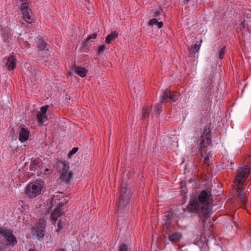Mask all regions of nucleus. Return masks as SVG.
Masks as SVG:
<instances>
[{"mask_svg": "<svg viewBox=\"0 0 251 251\" xmlns=\"http://www.w3.org/2000/svg\"><path fill=\"white\" fill-rule=\"evenodd\" d=\"M56 251H66V250L62 249H58V250H57Z\"/></svg>", "mask_w": 251, "mask_h": 251, "instance_id": "34", "label": "nucleus"}, {"mask_svg": "<svg viewBox=\"0 0 251 251\" xmlns=\"http://www.w3.org/2000/svg\"><path fill=\"white\" fill-rule=\"evenodd\" d=\"M59 167V179L67 184H71L74 177V173L70 170V163L67 161H60Z\"/></svg>", "mask_w": 251, "mask_h": 251, "instance_id": "5", "label": "nucleus"}, {"mask_svg": "<svg viewBox=\"0 0 251 251\" xmlns=\"http://www.w3.org/2000/svg\"><path fill=\"white\" fill-rule=\"evenodd\" d=\"M97 37V34L96 33H94L91 34H90L86 38V42H87L92 39H95Z\"/></svg>", "mask_w": 251, "mask_h": 251, "instance_id": "23", "label": "nucleus"}, {"mask_svg": "<svg viewBox=\"0 0 251 251\" xmlns=\"http://www.w3.org/2000/svg\"><path fill=\"white\" fill-rule=\"evenodd\" d=\"M149 116V111L147 107L143 108V117L144 118H148Z\"/></svg>", "mask_w": 251, "mask_h": 251, "instance_id": "25", "label": "nucleus"}, {"mask_svg": "<svg viewBox=\"0 0 251 251\" xmlns=\"http://www.w3.org/2000/svg\"><path fill=\"white\" fill-rule=\"evenodd\" d=\"M72 70L75 74L82 77H85L88 73V70L86 68L78 66H75L72 68Z\"/></svg>", "mask_w": 251, "mask_h": 251, "instance_id": "12", "label": "nucleus"}, {"mask_svg": "<svg viewBox=\"0 0 251 251\" xmlns=\"http://www.w3.org/2000/svg\"><path fill=\"white\" fill-rule=\"evenodd\" d=\"M170 97H171V91L167 90L165 91H164L162 94L161 99V103H165L168 101V100H170Z\"/></svg>", "mask_w": 251, "mask_h": 251, "instance_id": "16", "label": "nucleus"}, {"mask_svg": "<svg viewBox=\"0 0 251 251\" xmlns=\"http://www.w3.org/2000/svg\"><path fill=\"white\" fill-rule=\"evenodd\" d=\"M37 120L40 124L43 123L47 120L46 115L38 113L37 115Z\"/></svg>", "mask_w": 251, "mask_h": 251, "instance_id": "18", "label": "nucleus"}, {"mask_svg": "<svg viewBox=\"0 0 251 251\" xmlns=\"http://www.w3.org/2000/svg\"><path fill=\"white\" fill-rule=\"evenodd\" d=\"M251 168L248 166H244L240 168L236 176L235 179L232 184V187L237 191L238 196L241 199L242 202L246 201L245 193L242 191V186L244 184L246 178L250 173Z\"/></svg>", "mask_w": 251, "mask_h": 251, "instance_id": "2", "label": "nucleus"}, {"mask_svg": "<svg viewBox=\"0 0 251 251\" xmlns=\"http://www.w3.org/2000/svg\"><path fill=\"white\" fill-rule=\"evenodd\" d=\"M6 65L9 71L13 70L16 67V57L13 52L7 59Z\"/></svg>", "mask_w": 251, "mask_h": 251, "instance_id": "10", "label": "nucleus"}, {"mask_svg": "<svg viewBox=\"0 0 251 251\" xmlns=\"http://www.w3.org/2000/svg\"><path fill=\"white\" fill-rule=\"evenodd\" d=\"M118 36V33L116 31H112L106 37L105 42L107 44H110L112 41L114 40Z\"/></svg>", "mask_w": 251, "mask_h": 251, "instance_id": "15", "label": "nucleus"}, {"mask_svg": "<svg viewBox=\"0 0 251 251\" xmlns=\"http://www.w3.org/2000/svg\"><path fill=\"white\" fill-rule=\"evenodd\" d=\"M125 184H121L120 188L119 201L118 208V212L124 209L128 204L131 197L130 191L126 187Z\"/></svg>", "mask_w": 251, "mask_h": 251, "instance_id": "7", "label": "nucleus"}, {"mask_svg": "<svg viewBox=\"0 0 251 251\" xmlns=\"http://www.w3.org/2000/svg\"><path fill=\"white\" fill-rule=\"evenodd\" d=\"M211 124L206 125L202 130V134L200 139L199 151L203 154L202 149L210 146L211 143Z\"/></svg>", "mask_w": 251, "mask_h": 251, "instance_id": "6", "label": "nucleus"}, {"mask_svg": "<svg viewBox=\"0 0 251 251\" xmlns=\"http://www.w3.org/2000/svg\"><path fill=\"white\" fill-rule=\"evenodd\" d=\"M156 110V114L159 115L160 113V112L161 111L162 109V105L160 103L156 104L155 105V107Z\"/></svg>", "mask_w": 251, "mask_h": 251, "instance_id": "27", "label": "nucleus"}, {"mask_svg": "<svg viewBox=\"0 0 251 251\" xmlns=\"http://www.w3.org/2000/svg\"><path fill=\"white\" fill-rule=\"evenodd\" d=\"M47 43L43 41H40L38 44L39 48L41 49H45L47 47Z\"/></svg>", "mask_w": 251, "mask_h": 251, "instance_id": "28", "label": "nucleus"}, {"mask_svg": "<svg viewBox=\"0 0 251 251\" xmlns=\"http://www.w3.org/2000/svg\"><path fill=\"white\" fill-rule=\"evenodd\" d=\"M19 203H22V204H24V201H19Z\"/></svg>", "mask_w": 251, "mask_h": 251, "instance_id": "33", "label": "nucleus"}, {"mask_svg": "<svg viewBox=\"0 0 251 251\" xmlns=\"http://www.w3.org/2000/svg\"><path fill=\"white\" fill-rule=\"evenodd\" d=\"M21 2H24L25 1V0H19Z\"/></svg>", "mask_w": 251, "mask_h": 251, "instance_id": "37", "label": "nucleus"}, {"mask_svg": "<svg viewBox=\"0 0 251 251\" xmlns=\"http://www.w3.org/2000/svg\"><path fill=\"white\" fill-rule=\"evenodd\" d=\"M29 130L25 127H22L19 132V140L21 143H23L28 139Z\"/></svg>", "mask_w": 251, "mask_h": 251, "instance_id": "11", "label": "nucleus"}, {"mask_svg": "<svg viewBox=\"0 0 251 251\" xmlns=\"http://www.w3.org/2000/svg\"><path fill=\"white\" fill-rule=\"evenodd\" d=\"M29 251H38L36 249H31Z\"/></svg>", "mask_w": 251, "mask_h": 251, "instance_id": "35", "label": "nucleus"}, {"mask_svg": "<svg viewBox=\"0 0 251 251\" xmlns=\"http://www.w3.org/2000/svg\"><path fill=\"white\" fill-rule=\"evenodd\" d=\"M49 105H46L44 106H42L41 108V112L40 113L46 115L47 112L48 110Z\"/></svg>", "mask_w": 251, "mask_h": 251, "instance_id": "24", "label": "nucleus"}, {"mask_svg": "<svg viewBox=\"0 0 251 251\" xmlns=\"http://www.w3.org/2000/svg\"><path fill=\"white\" fill-rule=\"evenodd\" d=\"M46 221L44 219H40L37 225L31 228L33 236H36L39 240L43 238L45 234Z\"/></svg>", "mask_w": 251, "mask_h": 251, "instance_id": "8", "label": "nucleus"}, {"mask_svg": "<svg viewBox=\"0 0 251 251\" xmlns=\"http://www.w3.org/2000/svg\"><path fill=\"white\" fill-rule=\"evenodd\" d=\"M105 49H106L105 45H104L103 44L100 45L98 48L97 53L98 54H102L104 50H105Z\"/></svg>", "mask_w": 251, "mask_h": 251, "instance_id": "22", "label": "nucleus"}, {"mask_svg": "<svg viewBox=\"0 0 251 251\" xmlns=\"http://www.w3.org/2000/svg\"><path fill=\"white\" fill-rule=\"evenodd\" d=\"M202 157L203 158V163H204V164L207 165V166H209L210 164H212V161L211 160V155H210L209 154L206 157H204V156H202Z\"/></svg>", "mask_w": 251, "mask_h": 251, "instance_id": "21", "label": "nucleus"}, {"mask_svg": "<svg viewBox=\"0 0 251 251\" xmlns=\"http://www.w3.org/2000/svg\"><path fill=\"white\" fill-rule=\"evenodd\" d=\"M0 235L4 237L7 240V245L12 247L14 246L17 242L16 238L10 230L5 229L0 227Z\"/></svg>", "mask_w": 251, "mask_h": 251, "instance_id": "9", "label": "nucleus"}, {"mask_svg": "<svg viewBox=\"0 0 251 251\" xmlns=\"http://www.w3.org/2000/svg\"><path fill=\"white\" fill-rule=\"evenodd\" d=\"M78 150V148L77 147L73 148L72 150L69 152V157H71L74 154H75Z\"/></svg>", "mask_w": 251, "mask_h": 251, "instance_id": "26", "label": "nucleus"}, {"mask_svg": "<svg viewBox=\"0 0 251 251\" xmlns=\"http://www.w3.org/2000/svg\"><path fill=\"white\" fill-rule=\"evenodd\" d=\"M186 3H188L190 0H184Z\"/></svg>", "mask_w": 251, "mask_h": 251, "instance_id": "36", "label": "nucleus"}, {"mask_svg": "<svg viewBox=\"0 0 251 251\" xmlns=\"http://www.w3.org/2000/svg\"><path fill=\"white\" fill-rule=\"evenodd\" d=\"M52 201H53V199H52V200H50L49 201V203L50 204V208H51V206H52Z\"/></svg>", "mask_w": 251, "mask_h": 251, "instance_id": "32", "label": "nucleus"}, {"mask_svg": "<svg viewBox=\"0 0 251 251\" xmlns=\"http://www.w3.org/2000/svg\"><path fill=\"white\" fill-rule=\"evenodd\" d=\"M179 97V94L177 92H171V97H170V101H175Z\"/></svg>", "mask_w": 251, "mask_h": 251, "instance_id": "19", "label": "nucleus"}, {"mask_svg": "<svg viewBox=\"0 0 251 251\" xmlns=\"http://www.w3.org/2000/svg\"><path fill=\"white\" fill-rule=\"evenodd\" d=\"M23 18L26 22L29 24H31L35 21L34 17L31 14L29 13V11L27 12H25L23 14Z\"/></svg>", "mask_w": 251, "mask_h": 251, "instance_id": "14", "label": "nucleus"}, {"mask_svg": "<svg viewBox=\"0 0 251 251\" xmlns=\"http://www.w3.org/2000/svg\"><path fill=\"white\" fill-rule=\"evenodd\" d=\"M119 251H127V247L126 245L123 244L120 246Z\"/></svg>", "mask_w": 251, "mask_h": 251, "instance_id": "29", "label": "nucleus"}, {"mask_svg": "<svg viewBox=\"0 0 251 251\" xmlns=\"http://www.w3.org/2000/svg\"><path fill=\"white\" fill-rule=\"evenodd\" d=\"M63 205L64 204L63 202H59L50 215L51 221L53 225H55V223L59 218V220L57 223V228L56 229V231L57 232L63 229L65 225L66 220L65 218H62V216L65 214L63 208H62Z\"/></svg>", "mask_w": 251, "mask_h": 251, "instance_id": "4", "label": "nucleus"}, {"mask_svg": "<svg viewBox=\"0 0 251 251\" xmlns=\"http://www.w3.org/2000/svg\"><path fill=\"white\" fill-rule=\"evenodd\" d=\"M44 182L41 179L36 180L28 183L25 189V194L30 199L39 196L42 193Z\"/></svg>", "mask_w": 251, "mask_h": 251, "instance_id": "3", "label": "nucleus"}, {"mask_svg": "<svg viewBox=\"0 0 251 251\" xmlns=\"http://www.w3.org/2000/svg\"><path fill=\"white\" fill-rule=\"evenodd\" d=\"M225 49H226L225 47H223L220 51L219 58L220 59L223 58V57L224 56V55L225 53Z\"/></svg>", "mask_w": 251, "mask_h": 251, "instance_id": "30", "label": "nucleus"}, {"mask_svg": "<svg viewBox=\"0 0 251 251\" xmlns=\"http://www.w3.org/2000/svg\"><path fill=\"white\" fill-rule=\"evenodd\" d=\"M148 25L149 26L156 25L159 28H160L163 26V24L162 22H159L156 19L153 18L149 21Z\"/></svg>", "mask_w": 251, "mask_h": 251, "instance_id": "17", "label": "nucleus"}, {"mask_svg": "<svg viewBox=\"0 0 251 251\" xmlns=\"http://www.w3.org/2000/svg\"><path fill=\"white\" fill-rule=\"evenodd\" d=\"M20 9L22 11V14H23L25 12H28L29 11L28 3L26 2L22 3L20 5Z\"/></svg>", "mask_w": 251, "mask_h": 251, "instance_id": "20", "label": "nucleus"}, {"mask_svg": "<svg viewBox=\"0 0 251 251\" xmlns=\"http://www.w3.org/2000/svg\"><path fill=\"white\" fill-rule=\"evenodd\" d=\"M182 235L179 232H174L169 236V239L174 243L179 242L181 240Z\"/></svg>", "mask_w": 251, "mask_h": 251, "instance_id": "13", "label": "nucleus"}, {"mask_svg": "<svg viewBox=\"0 0 251 251\" xmlns=\"http://www.w3.org/2000/svg\"><path fill=\"white\" fill-rule=\"evenodd\" d=\"M200 45L199 44L197 45V44H196L194 46L193 50H198L200 49Z\"/></svg>", "mask_w": 251, "mask_h": 251, "instance_id": "31", "label": "nucleus"}, {"mask_svg": "<svg viewBox=\"0 0 251 251\" xmlns=\"http://www.w3.org/2000/svg\"><path fill=\"white\" fill-rule=\"evenodd\" d=\"M210 195L206 191L201 192L198 197H193L190 200L186 207L191 212L204 215L207 213L209 208V198Z\"/></svg>", "mask_w": 251, "mask_h": 251, "instance_id": "1", "label": "nucleus"}]
</instances>
